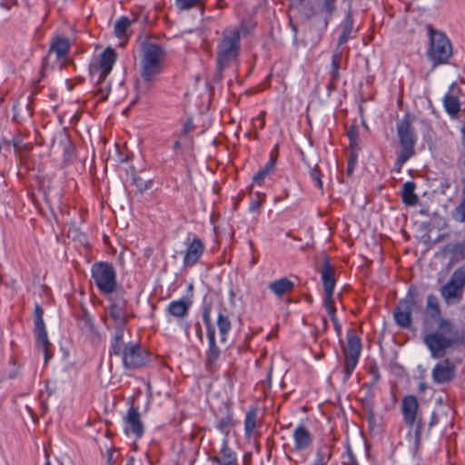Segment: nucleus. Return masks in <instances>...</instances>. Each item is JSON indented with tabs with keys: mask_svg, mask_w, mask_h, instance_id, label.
<instances>
[{
	"mask_svg": "<svg viewBox=\"0 0 465 465\" xmlns=\"http://www.w3.org/2000/svg\"><path fill=\"white\" fill-rule=\"evenodd\" d=\"M425 314L423 342L432 358H442L446 351L457 341L453 324L450 320L440 316L439 300L432 293L427 297Z\"/></svg>",
	"mask_w": 465,
	"mask_h": 465,
	"instance_id": "nucleus-1",
	"label": "nucleus"
},
{
	"mask_svg": "<svg viewBox=\"0 0 465 465\" xmlns=\"http://www.w3.org/2000/svg\"><path fill=\"white\" fill-rule=\"evenodd\" d=\"M424 31L429 40L426 57L433 67L447 64L452 55L451 43L445 33L434 28L432 25L417 24L413 28H410L407 34L411 35V43L418 45Z\"/></svg>",
	"mask_w": 465,
	"mask_h": 465,
	"instance_id": "nucleus-2",
	"label": "nucleus"
},
{
	"mask_svg": "<svg viewBox=\"0 0 465 465\" xmlns=\"http://www.w3.org/2000/svg\"><path fill=\"white\" fill-rule=\"evenodd\" d=\"M166 56V51L162 45L146 41L141 44L140 74L145 90H148L163 72Z\"/></svg>",
	"mask_w": 465,
	"mask_h": 465,
	"instance_id": "nucleus-3",
	"label": "nucleus"
},
{
	"mask_svg": "<svg viewBox=\"0 0 465 465\" xmlns=\"http://www.w3.org/2000/svg\"><path fill=\"white\" fill-rule=\"evenodd\" d=\"M241 50V32L236 26L225 27L217 41L216 59L220 71L227 68L235 61Z\"/></svg>",
	"mask_w": 465,
	"mask_h": 465,
	"instance_id": "nucleus-4",
	"label": "nucleus"
},
{
	"mask_svg": "<svg viewBox=\"0 0 465 465\" xmlns=\"http://www.w3.org/2000/svg\"><path fill=\"white\" fill-rule=\"evenodd\" d=\"M415 115L406 113L401 120L397 124V134L399 138L400 152L398 153L395 165L400 170L402 165L415 154V144L417 135L413 123Z\"/></svg>",
	"mask_w": 465,
	"mask_h": 465,
	"instance_id": "nucleus-5",
	"label": "nucleus"
},
{
	"mask_svg": "<svg viewBox=\"0 0 465 465\" xmlns=\"http://www.w3.org/2000/svg\"><path fill=\"white\" fill-rule=\"evenodd\" d=\"M211 305H205L203 310V322L206 328L208 348L205 351L204 365L207 371L213 373L219 368V359L222 351L216 341V331L211 319Z\"/></svg>",
	"mask_w": 465,
	"mask_h": 465,
	"instance_id": "nucleus-6",
	"label": "nucleus"
},
{
	"mask_svg": "<svg viewBox=\"0 0 465 465\" xmlns=\"http://www.w3.org/2000/svg\"><path fill=\"white\" fill-rule=\"evenodd\" d=\"M337 0H319L314 6H304L302 16L306 21L314 19L315 24L323 31L329 25L336 10ZM351 9L352 0H341Z\"/></svg>",
	"mask_w": 465,
	"mask_h": 465,
	"instance_id": "nucleus-7",
	"label": "nucleus"
},
{
	"mask_svg": "<svg viewBox=\"0 0 465 465\" xmlns=\"http://www.w3.org/2000/svg\"><path fill=\"white\" fill-rule=\"evenodd\" d=\"M91 274L100 293L111 295L115 292L117 288L116 272L110 262H94L91 268Z\"/></svg>",
	"mask_w": 465,
	"mask_h": 465,
	"instance_id": "nucleus-8",
	"label": "nucleus"
},
{
	"mask_svg": "<svg viewBox=\"0 0 465 465\" xmlns=\"http://www.w3.org/2000/svg\"><path fill=\"white\" fill-rule=\"evenodd\" d=\"M347 343L342 347L344 380H349L355 370L361 356L362 344L356 330L351 328L346 333Z\"/></svg>",
	"mask_w": 465,
	"mask_h": 465,
	"instance_id": "nucleus-9",
	"label": "nucleus"
},
{
	"mask_svg": "<svg viewBox=\"0 0 465 465\" xmlns=\"http://www.w3.org/2000/svg\"><path fill=\"white\" fill-rule=\"evenodd\" d=\"M126 370H137L151 362L152 355L149 351L137 342H128L118 355Z\"/></svg>",
	"mask_w": 465,
	"mask_h": 465,
	"instance_id": "nucleus-10",
	"label": "nucleus"
},
{
	"mask_svg": "<svg viewBox=\"0 0 465 465\" xmlns=\"http://www.w3.org/2000/svg\"><path fill=\"white\" fill-rule=\"evenodd\" d=\"M414 310H420V304L418 300L415 289H410L405 298L401 299L395 311L394 320L397 325L401 328H409L411 323V312Z\"/></svg>",
	"mask_w": 465,
	"mask_h": 465,
	"instance_id": "nucleus-11",
	"label": "nucleus"
},
{
	"mask_svg": "<svg viewBox=\"0 0 465 465\" xmlns=\"http://www.w3.org/2000/svg\"><path fill=\"white\" fill-rule=\"evenodd\" d=\"M117 59V53L112 47H107L101 54L97 62L92 63L89 66V72L92 79L96 84L103 83L111 73L114 64Z\"/></svg>",
	"mask_w": 465,
	"mask_h": 465,
	"instance_id": "nucleus-12",
	"label": "nucleus"
},
{
	"mask_svg": "<svg viewBox=\"0 0 465 465\" xmlns=\"http://www.w3.org/2000/svg\"><path fill=\"white\" fill-rule=\"evenodd\" d=\"M465 287V266L456 269L449 282L440 287L441 297L449 304L462 298Z\"/></svg>",
	"mask_w": 465,
	"mask_h": 465,
	"instance_id": "nucleus-13",
	"label": "nucleus"
},
{
	"mask_svg": "<svg viewBox=\"0 0 465 465\" xmlns=\"http://www.w3.org/2000/svg\"><path fill=\"white\" fill-rule=\"evenodd\" d=\"M185 247L183 265L184 268H191L202 258L205 251V245L198 236L193 235L191 237L189 235L185 241Z\"/></svg>",
	"mask_w": 465,
	"mask_h": 465,
	"instance_id": "nucleus-14",
	"label": "nucleus"
},
{
	"mask_svg": "<svg viewBox=\"0 0 465 465\" xmlns=\"http://www.w3.org/2000/svg\"><path fill=\"white\" fill-rule=\"evenodd\" d=\"M124 430L126 435L133 434L136 439H141L144 433V426L141 419L138 407L134 403L129 407L123 418Z\"/></svg>",
	"mask_w": 465,
	"mask_h": 465,
	"instance_id": "nucleus-15",
	"label": "nucleus"
},
{
	"mask_svg": "<svg viewBox=\"0 0 465 465\" xmlns=\"http://www.w3.org/2000/svg\"><path fill=\"white\" fill-rule=\"evenodd\" d=\"M456 376V366L450 359L439 361L431 371V378L436 384L451 382Z\"/></svg>",
	"mask_w": 465,
	"mask_h": 465,
	"instance_id": "nucleus-16",
	"label": "nucleus"
},
{
	"mask_svg": "<svg viewBox=\"0 0 465 465\" xmlns=\"http://www.w3.org/2000/svg\"><path fill=\"white\" fill-rule=\"evenodd\" d=\"M193 305L191 297L183 296L179 300L172 301L166 307L167 315L176 319L178 322L183 321L189 315V311Z\"/></svg>",
	"mask_w": 465,
	"mask_h": 465,
	"instance_id": "nucleus-17",
	"label": "nucleus"
},
{
	"mask_svg": "<svg viewBox=\"0 0 465 465\" xmlns=\"http://www.w3.org/2000/svg\"><path fill=\"white\" fill-rule=\"evenodd\" d=\"M401 411L403 421L408 427H412L417 420L419 401L416 396L405 395L401 400Z\"/></svg>",
	"mask_w": 465,
	"mask_h": 465,
	"instance_id": "nucleus-18",
	"label": "nucleus"
},
{
	"mask_svg": "<svg viewBox=\"0 0 465 465\" xmlns=\"http://www.w3.org/2000/svg\"><path fill=\"white\" fill-rule=\"evenodd\" d=\"M461 94L460 88L453 83L450 87L443 98V105L445 111L451 117H456L460 111V95Z\"/></svg>",
	"mask_w": 465,
	"mask_h": 465,
	"instance_id": "nucleus-19",
	"label": "nucleus"
},
{
	"mask_svg": "<svg viewBox=\"0 0 465 465\" xmlns=\"http://www.w3.org/2000/svg\"><path fill=\"white\" fill-rule=\"evenodd\" d=\"M109 314L116 324L124 325L128 319L126 300L119 296L112 298L109 307Z\"/></svg>",
	"mask_w": 465,
	"mask_h": 465,
	"instance_id": "nucleus-20",
	"label": "nucleus"
},
{
	"mask_svg": "<svg viewBox=\"0 0 465 465\" xmlns=\"http://www.w3.org/2000/svg\"><path fill=\"white\" fill-rule=\"evenodd\" d=\"M262 421L259 418V408L251 406L246 412L244 419V433L246 437H259L258 430L262 427Z\"/></svg>",
	"mask_w": 465,
	"mask_h": 465,
	"instance_id": "nucleus-21",
	"label": "nucleus"
},
{
	"mask_svg": "<svg viewBox=\"0 0 465 465\" xmlns=\"http://www.w3.org/2000/svg\"><path fill=\"white\" fill-rule=\"evenodd\" d=\"M211 460L217 465H239L237 454L230 447L227 438L223 440L220 450Z\"/></svg>",
	"mask_w": 465,
	"mask_h": 465,
	"instance_id": "nucleus-22",
	"label": "nucleus"
},
{
	"mask_svg": "<svg viewBox=\"0 0 465 465\" xmlns=\"http://www.w3.org/2000/svg\"><path fill=\"white\" fill-rule=\"evenodd\" d=\"M294 447L293 450L302 451L308 449L313 441V436L302 424L298 425L292 433Z\"/></svg>",
	"mask_w": 465,
	"mask_h": 465,
	"instance_id": "nucleus-23",
	"label": "nucleus"
},
{
	"mask_svg": "<svg viewBox=\"0 0 465 465\" xmlns=\"http://www.w3.org/2000/svg\"><path fill=\"white\" fill-rule=\"evenodd\" d=\"M321 279L324 292H334L336 285L335 269L331 265L330 258L323 259L322 266L320 271Z\"/></svg>",
	"mask_w": 465,
	"mask_h": 465,
	"instance_id": "nucleus-24",
	"label": "nucleus"
},
{
	"mask_svg": "<svg viewBox=\"0 0 465 465\" xmlns=\"http://www.w3.org/2000/svg\"><path fill=\"white\" fill-rule=\"evenodd\" d=\"M70 42L67 38L56 35L54 36L49 47V53H54L58 60L67 57L70 51Z\"/></svg>",
	"mask_w": 465,
	"mask_h": 465,
	"instance_id": "nucleus-25",
	"label": "nucleus"
},
{
	"mask_svg": "<svg viewBox=\"0 0 465 465\" xmlns=\"http://www.w3.org/2000/svg\"><path fill=\"white\" fill-rule=\"evenodd\" d=\"M34 331L35 334L36 346L38 349L43 351L45 354V361L47 362L48 360L52 357V353L50 352L51 343L48 340L45 326L34 327Z\"/></svg>",
	"mask_w": 465,
	"mask_h": 465,
	"instance_id": "nucleus-26",
	"label": "nucleus"
},
{
	"mask_svg": "<svg viewBox=\"0 0 465 465\" xmlns=\"http://www.w3.org/2000/svg\"><path fill=\"white\" fill-rule=\"evenodd\" d=\"M216 325L220 334V341H227L228 334L232 329V322L225 309H221L217 315Z\"/></svg>",
	"mask_w": 465,
	"mask_h": 465,
	"instance_id": "nucleus-27",
	"label": "nucleus"
},
{
	"mask_svg": "<svg viewBox=\"0 0 465 465\" xmlns=\"http://www.w3.org/2000/svg\"><path fill=\"white\" fill-rule=\"evenodd\" d=\"M268 288L273 294L281 298L294 289V282L284 277L270 282Z\"/></svg>",
	"mask_w": 465,
	"mask_h": 465,
	"instance_id": "nucleus-28",
	"label": "nucleus"
},
{
	"mask_svg": "<svg viewBox=\"0 0 465 465\" xmlns=\"http://www.w3.org/2000/svg\"><path fill=\"white\" fill-rule=\"evenodd\" d=\"M416 183L412 181H409L403 183L401 189V200L402 203L407 206H415L419 202L418 195L414 193Z\"/></svg>",
	"mask_w": 465,
	"mask_h": 465,
	"instance_id": "nucleus-29",
	"label": "nucleus"
},
{
	"mask_svg": "<svg viewBox=\"0 0 465 465\" xmlns=\"http://www.w3.org/2000/svg\"><path fill=\"white\" fill-rule=\"evenodd\" d=\"M124 325L116 324L114 335L111 340L110 355H119L124 347Z\"/></svg>",
	"mask_w": 465,
	"mask_h": 465,
	"instance_id": "nucleus-30",
	"label": "nucleus"
},
{
	"mask_svg": "<svg viewBox=\"0 0 465 465\" xmlns=\"http://www.w3.org/2000/svg\"><path fill=\"white\" fill-rule=\"evenodd\" d=\"M353 30V18L351 13V9H349L346 17L342 23V31L338 39V48H340L342 45L347 43Z\"/></svg>",
	"mask_w": 465,
	"mask_h": 465,
	"instance_id": "nucleus-31",
	"label": "nucleus"
},
{
	"mask_svg": "<svg viewBox=\"0 0 465 465\" xmlns=\"http://www.w3.org/2000/svg\"><path fill=\"white\" fill-rule=\"evenodd\" d=\"M342 54L340 48H336L331 54V63L330 69V75L333 77V80H340V69L341 66Z\"/></svg>",
	"mask_w": 465,
	"mask_h": 465,
	"instance_id": "nucleus-32",
	"label": "nucleus"
},
{
	"mask_svg": "<svg viewBox=\"0 0 465 465\" xmlns=\"http://www.w3.org/2000/svg\"><path fill=\"white\" fill-rule=\"evenodd\" d=\"M235 425V420L233 419V412L231 410H228L226 415L219 419L216 424V428L223 433L225 436H228L230 430Z\"/></svg>",
	"mask_w": 465,
	"mask_h": 465,
	"instance_id": "nucleus-33",
	"label": "nucleus"
},
{
	"mask_svg": "<svg viewBox=\"0 0 465 465\" xmlns=\"http://www.w3.org/2000/svg\"><path fill=\"white\" fill-rule=\"evenodd\" d=\"M131 25V20L127 16H121L114 24V35L117 38L125 35L127 29Z\"/></svg>",
	"mask_w": 465,
	"mask_h": 465,
	"instance_id": "nucleus-34",
	"label": "nucleus"
},
{
	"mask_svg": "<svg viewBox=\"0 0 465 465\" xmlns=\"http://www.w3.org/2000/svg\"><path fill=\"white\" fill-rule=\"evenodd\" d=\"M266 201V194L263 193H256L254 196L252 198L249 205V210L251 213H259L261 207Z\"/></svg>",
	"mask_w": 465,
	"mask_h": 465,
	"instance_id": "nucleus-35",
	"label": "nucleus"
},
{
	"mask_svg": "<svg viewBox=\"0 0 465 465\" xmlns=\"http://www.w3.org/2000/svg\"><path fill=\"white\" fill-rule=\"evenodd\" d=\"M204 5V0H175L176 7L181 11H186Z\"/></svg>",
	"mask_w": 465,
	"mask_h": 465,
	"instance_id": "nucleus-36",
	"label": "nucleus"
},
{
	"mask_svg": "<svg viewBox=\"0 0 465 465\" xmlns=\"http://www.w3.org/2000/svg\"><path fill=\"white\" fill-rule=\"evenodd\" d=\"M278 155H279V147H278V144H276L270 153L269 161L263 166V169L271 174L273 173V172L275 170V164H276V161L278 159Z\"/></svg>",
	"mask_w": 465,
	"mask_h": 465,
	"instance_id": "nucleus-37",
	"label": "nucleus"
},
{
	"mask_svg": "<svg viewBox=\"0 0 465 465\" xmlns=\"http://www.w3.org/2000/svg\"><path fill=\"white\" fill-rule=\"evenodd\" d=\"M455 221L465 223V197L461 195L460 203L455 207L452 213Z\"/></svg>",
	"mask_w": 465,
	"mask_h": 465,
	"instance_id": "nucleus-38",
	"label": "nucleus"
},
{
	"mask_svg": "<svg viewBox=\"0 0 465 465\" xmlns=\"http://www.w3.org/2000/svg\"><path fill=\"white\" fill-rule=\"evenodd\" d=\"M310 177L314 182L315 186L322 192L323 183L322 180V172L318 165H315L314 167L310 169Z\"/></svg>",
	"mask_w": 465,
	"mask_h": 465,
	"instance_id": "nucleus-39",
	"label": "nucleus"
},
{
	"mask_svg": "<svg viewBox=\"0 0 465 465\" xmlns=\"http://www.w3.org/2000/svg\"><path fill=\"white\" fill-rule=\"evenodd\" d=\"M83 326H82V330L87 334V335H90V336H98V331L93 322V321L90 319V318H84L83 319Z\"/></svg>",
	"mask_w": 465,
	"mask_h": 465,
	"instance_id": "nucleus-40",
	"label": "nucleus"
},
{
	"mask_svg": "<svg viewBox=\"0 0 465 465\" xmlns=\"http://www.w3.org/2000/svg\"><path fill=\"white\" fill-rule=\"evenodd\" d=\"M43 315H44L43 308L38 303H35V312H34L35 327L45 326Z\"/></svg>",
	"mask_w": 465,
	"mask_h": 465,
	"instance_id": "nucleus-41",
	"label": "nucleus"
},
{
	"mask_svg": "<svg viewBox=\"0 0 465 465\" xmlns=\"http://www.w3.org/2000/svg\"><path fill=\"white\" fill-rule=\"evenodd\" d=\"M267 171H265L263 168H262L259 172L256 173V174L252 178V184L262 185L263 183V181L266 176L270 175Z\"/></svg>",
	"mask_w": 465,
	"mask_h": 465,
	"instance_id": "nucleus-42",
	"label": "nucleus"
},
{
	"mask_svg": "<svg viewBox=\"0 0 465 465\" xmlns=\"http://www.w3.org/2000/svg\"><path fill=\"white\" fill-rule=\"evenodd\" d=\"M252 124L259 129H263L265 126V112H261L257 117L252 119Z\"/></svg>",
	"mask_w": 465,
	"mask_h": 465,
	"instance_id": "nucleus-43",
	"label": "nucleus"
},
{
	"mask_svg": "<svg viewBox=\"0 0 465 465\" xmlns=\"http://www.w3.org/2000/svg\"><path fill=\"white\" fill-rule=\"evenodd\" d=\"M323 305L325 308L334 305L333 292H324Z\"/></svg>",
	"mask_w": 465,
	"mask_h": 465,
	"instance_id": "nucleus-44",
	"label": "nucleus"
},
{
	"mask_svg": "<svg viewBox=\"0 0 465 465\" xmlns=\"http://www.w3.org/2000/svg\"><path fill=\"white\" fill-rule=\"evenodd\" d=\"M347 136L350 140L351 146H352L358 137L357 130L355 128H351L347 133Z\"/></svg>",
	"mask_w": 465,
	"mask_h": 465,
	"instance_id": "nucleus-45",
	"label": "nucleus"
},
{
	"mask_svg": "<svg viewBox=\"0 0 465 465\" xmlns=\"http://www.w3.org/2000/svg\"><path fill=\"white\" fill-rule=\"evenodd\" d=\"M338 81L339 80H333V77L331 76V78L327 84V86H326L329 94L336 89Z\"/></svg>",
	"mask_w": 465,
	"mask_h": 465,
	"instance_id": "nucleus-46",
	"label": "nucleus"
},
{
	"mask_svg": "<svg viewBox=\"0 0 465 465\" xmlns=\"http://www.w3.org/2000/svg\"><path fill=\"white\" fill-rule=\"evenodd\" d=\"M193 122L192 120H187L186 123L183 126V134H187L193 130Z\"/></svg>",
	"mask_w": 465,
	"mask_h": 465,
	"instance_id": "nucleus-47",
	"label": "nucleus"
},
{
	"mask_svg": "<svg viewBox=\"0 0 465 465\" xmlns=\"http://www.w3.org/2000/svg\"><path fill=\"white\" fill-rule=\"evenodd\" d=\"M325 309H326L331 320H334L335 318H337L335 305L326 307Z\"/></svg>",
	"mask_w": 465,
	"mask_h": 465,
	"instance_id": "nucleus-48",
	"label": "nucleus"
},
{
	"mask_svg": "<svg viewBox=\"0 0 465 465\" xmlns=\"http://www.w3.org/2000/svg\"><path fill=\"white\" fill-rule=\"evenodd\" d=\"M318 455L320 456V458L318 459V460L314 463V465H327V462L329 461L330 458H331V453H329L327 455V459L324 460V458L320 454L318 453Z\"/></svg>",
	"mask_w": 465,
	"mask_h": 465,
	"instance_id": "nucleus-49",
	"label": "nucleus"
},
{
	"mask_svg": "<svg viewBox=\"0 0 465 465\" xmlns=\"http://www.w3.org/2000/svg\"><path fill=\"white\" fill-rule=\"evenodd\" d=\"M438 422H439V417H438L437 413L432 412L430 419L429 427L431 428L434 425H436Z\"/></svg>",
	"mask_w": 465,
	"mask_h": 465,
	"instance_id": "nucleus-50",
	"label": "nucleus"
},
{
	"mask_svg": "<svg viewBox=\"0 0 465 465\" xmlns=\"http://www.w3.org/2000/svg\"><path fill=\"white\" fill-rule=\"evenodd\" d=\"M354 164H355V161L354 160H349L348 162V165H347V174L348 175H351L353 172V169H354Z\"/></svg>",
	"mask_w": 465,
	"mask_h": 465,
	"instance_id": "nucleus-51",
	"label": "nucleus"
},
{
	"mask_svg": "<svg viewBox=\"0 0 465 465\" xmlns=\"http://www.w3.org/2000/svg\"><path fill=\"white\" fill-rule=\"evenodd\" d=\"M371 374L372 375L374 381H378L380 380V373L377 367L371 368Z\"/></svg>",
	"mask_w": 465,
	"mask_h": 465,
	"instance_id": "nucleus-52",
	"label": "nucleus"
},
{
	"mask_svg": "<svg viewBox=\"0 0 465 465\" xmlns=\"http://www.w3.org/2000/svg\"><path fill=\"white\" fill-rule=\"evenodd\" d=\"M331 322H332V323H333V325H334V329H335L336 332H337L338 334H340L341 330V324H340V322H339L338 319H337V318H335L334 320H331Z\"/></svg>",
	"mask_w": 465,
	"mask_h": 465,
	"instance_id": "nucleus-53",
	"label": "nucleus"
},
{
	"mask_svg": "<svg viewBox=\"0 0 465 465\" xmlns=\"http://www.w3.org/2000/svg\"><path fill=\"white\" fill-rule=\"evenodd\" d=\"M428 389V385L425 382H420L418 385V391L420 393H424Z\"/></svg>",
	"mask_w": 465,
	"mask_h": 465,
	"instance_id": "nucleus-54",
	"label": "nucleus"
},
{
	"mask_svg": "<svg viewBox=\"0 0 465 465\" xmlns=\"http://www.w3.org/2000/svg\"><path fill=\"white\" fill-rule=\"evenodd\" d=\"M420 424L418 423L417 424V427H416V430H415V439H416V441L419 442L420 440Z\"/></svg>",
	"mask_w": 465,
	"mask_h": 465,
	"instance_id": "nucleus-55",
	"label": "nucleus"
},
{
	"mask_svg": "<svg viewBox=\"0 0 465 465\" xmlns=\"http://www.w3.org/2000/svg\"><path fill=\"white\" fill-rule=\"evenodd\" d=\"M458 252L462 259H465V243L459 246Z\"/></svg>",
	"mask_w": 465,
	"mask_h": 465,
	"instance_id": "nucleus-56",
	"label": "nucleus"
},
{
	"mask_svg": "<svg viewBox=\"0 0 465 465\" xmlns=\"http://www.w3.org/2000/svg\"><path fill=\"white\" fill-rule=\"evenodd\" d=\"M460 132H461V143H462L463 147L465 148V122H464V124L462 125Z\"/></svg>",
	"mask_w": 465,
	"mask_h": 465,
	"instance_id": "nucleus-57",
	"label": "nucleus"
},
{
	"mask_svg": "<svg viewBox=\"0 0 465 465\" xmlns=\"http://www.w3.org/2000/svg\"><path fill=\"white\" fill-rule=\"evenodd\" d=\"M180 146H181V143H180V141L177 140V141L174 142V143L173 145V150H177V149L180 148Z\"/></svg>",
	"mask_w": 465,
	"mask_h": 465,
	"instance_id": "nucleus-58",
	"label": "nucleus"
},
{
	"mask_svg": "<svg viewBox=\"0 0 465 465\" xmlns=\"http://www.w3.org/2000/svg\"><path fill=\"white\" fill-rule=\"evenodd\" d=\"M124 465H134V458L130 457Z\"/></svg>",
	"mask_w": 465,
	"mask_h": 465,
	"instance_id": "nucleus-59",
	"label": "nucleus"
},
{
	"mask_svg": "<svg viewBox=\"0 0 465 465\" xmlns=\"http://www.w3.org/2000/svg\"><path fill=\"white\" fill-rule=\"evenodd\" d=\"M8 1L9 0H5V2H2L1 3V5L6 9H9L10 8V5H8Z\"/></svg>",
	"mask_w": 465,
	"mask_h": 465,
	"instance_id": "nucleus-60",
	"label": "nucleus"
},
{
	"mask_svg": "<svg viewBox=\"0 0 465 465\" xmlns=\"http://www.w3.org/2000/svg\"><path fill=\"white\" fill-rule=\"evenodd\" d=\"M290 25H291L292 31L296 34L298 31L297 26L292 21H290Z\"/></svg>",
	"mask_w": 465,
	"mask_h": 465,
	"instance_id": "nucleus-61",
	"label": "nucleus"
},
{
	"mask_svg": "<svg viewBox=\"0 0 465 465\" xmlns=\"http://www.w3.org/2000/svg\"><path fill=\"white\" fill-rule=\"evenodd\" d=\"M322 323H323V327H324V329H326V328H327V326H328L327 319H326L325 317H323V318L322 319Z\"/></svg>",
	"mask_w": 465,
	"mask_h": 465,
	"instance_id": "nucleus-62",
	"label": "nucleus"
},
{
	"mask_svg": "<svg viewBox=\"0 0 465 465\" xmlns=\"http://www.w3.org/2000/svg\"><path fill=\"white\" fill-rule=\"evenodd\" d=\"M257 262H258V259H257L255 256H253V257H252V265H254V264H256Z\"/></svg>",
	"mask_w": 465,
	"mask_h": 465,
	"instance_id": "nucleus-63",
	"label": "nucleus"
},
{
	"mask_svg": "<svg viewBox=\"0 0 465 465\" xmlns=\"http://www.w3.org/2000/svg\"><path fill=\"white\" fill-rule=\"evenodd\" d=\"M464 186L461 191V195L465 197V180L463 181Z\"/></svg>",
	"mask_w": 465,
	"mask_h": 465,
	"instance_id": "nucleus-64",
	"label": "nucleus"
}]
</instances>
